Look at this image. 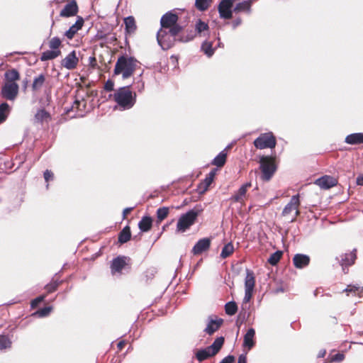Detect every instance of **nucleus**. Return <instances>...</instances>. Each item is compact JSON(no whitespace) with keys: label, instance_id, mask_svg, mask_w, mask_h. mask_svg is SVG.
<instances>
[{"label":"nucleus","instance_id":"nucleus-22","mask_svg":"<svg viewBox=\"0 0 363 363\" xmlns=\"http://www.w3.org/2000/svg\"><path fill=\"white\" fill-rule=\"evenodd\" d=\"M83 19L82 18H79L74 24H73L68 30L65 33V36H66L68 39L71 40L76 33L80 30L83 26Z\"/></svg>","mask_w":363,"mask_h":363},{"label":"nucleus","instance_id":"nucleus-38","mask_svg":"<svg viewBox=\"0 0 363 363\" xmlns=\"http://www.w3.org/2000/svg\"><path fill=\"white\" fill-rule=\"evenodd\" d=\"M234 252V246L232 242H228L224 245L220 253V257L227 258Z\"/></svg>","mask_w":363,"mask_h":363},{"label":"nucleus","instance_id":"nucleus-46","mask_svg":"<svg viewBox=\"0 0 363 363\" xmlns=\"http://www.w3.org/2000/svg\"><path fill=\"white\" fill-rule=\"evenodd\" d=\"M215 177V172L211 171L205 178L203 181V185L205 186L204 191L212 184Z\"/></svg>","mask_w":363,"mask_h":363},{"label":"nucleus","instance_id":"nucleus-6","mask_svg":"<svg viewBox=\"0 0 363 363\" xmlns=\"http://www.w3.org/2000/svg\"><path fill=\"white\" fill-rule=\"evenodd\" d=\"M259 162L260 169L262 173V179L264 181H269L272 177L277 169L274 160L270 157H262Z\"/></svg>","mask_w":363,"mask_h":363},{"label":"nucleus","instance_id":"nucleus-35","mask_svg":"<svg viewBox=\"0 0 363 363\" xmlns=\"http://www.w3.org/2000/svg\"><path fill=\"white\" fill-rule=\"evenodd\" d=\"M130 228L126 226L119 233L118 241L121 243H125L130 239Z\"/></svg>","mask_w":363,"mask_h":363},{"label":"nucleus","instance_id":"nucleus-41","mask_svg":"<svg viewBox=\"0 0 363 363\" xmlns=\"http://www.w3.org/2000/svg\"><path fill=\"white\" fill-rule=\"evenodd\" d=\"M282 254L283 252L280 250L276 251L270 255L268 262L273 266L276 265L281 258Z\"/></svg>","mask_w":363,"mask_h":363},{"label":"nucleus","instance_id":"nucleus-15","mask_svg":"<svg viewBox=\"0 0 363 363\" xmlns=\"http://www.w3.org/2000/svg\"><path fill=\"white\" fill-rule=\"evenodd\" d=\"M252 183L247 182L242 184L239 189L231 196L230 200L243 203L247 196V189L251 187Z\"/></svg>","mask_w":363,"mask_h":363},{"label":"nucleus","instance_id":"nucleus-1","mask_svg":"<svg viewBox=\"0 0 363 363\" xmlns=\"http://www.w3.org/2000/svg\"><path fill=\"white\" fill-rule=\"evenodd\" d=\"M138 62L133 57L123 55L118 58L114 67V74H121L123 79L133 75Z\"/></svg>","mask_w":363,"mask_h":363},{"label":"nucleus","instance_id":"nucleus-21","mask_svg":"<svg viewBox=\"0 0 363 363\" xmlns=\"http://www.w3.org/2000/svg\"><path fill=\"white\" fill-rule=\"evenodd\" d=\"M125 257H118L113 259L111 265L112 274H115L116 272H121V271L125 267Z\"/></svg>","mask_w":363,"mask_h":363},{"label":"nucleus","instance_id":"nucleus-54","mask_svg":"<svg viewBox=\"0 0 363 363\" xmlns=\"http://www.w3.org/2000/svg\"><path fill=\"white\" fill-rule=\"evenodd\" d=\"M242 23V20L240 18H236L235 21H233L232 23V26H233V28L235 29L238 26H240Z\"/></svg>","mask_w":363,"mask_h":363},{"label":"nucleus","instance_id":"nucleus-57","mask_svg":"<svg viewBox=\"0 0 363 363\" xmlns=\"http://www.w3.org/2000/svg\"><path fill=\"white\" fill-rule=\"evenodd\" d=\"M133 208H125L123 211V217H125L126 215H128L133 210Z\"/></svg>","mask_w":363,"mask_h":363},{"label":"nucleus","instance_id":"nucleus-23","mask_svg":"<svg viewBox=\"0 0 363 363\" xmlns=\"http://www.w3.org/2000/svg\"><path fill=\"white\" fill-rule=\"evenodd\" d=\"M345 141L350 145L363 144V133H357L350 134L345 138Z\"/></svg>","mask_w":363,"mask_h":363},{"label":"nucleus","instance_id":"nucleus-8","mask_svg":"<svg viewBox=\"0 0 363 363\" xmlns=\"http://www.w3.org/2000/svg\"><path fill=\"white\" fill-rule=\"evenodd\" d=\"M19 86L17 83H5L2 85L0 95L6 100L13 101L17 98Z\"/></svg>","mask_w":363,"mask_h":363},{"label":"nucleus","instance_id":"nucleus-16","mask_svg":"<svg viewBox=\"0 0 363 363\" xmlns=\"http://www.w3.org/2000/svg\"><path fill=\"white\" fill-rule=\"evenodd\" d=\"M314 183L321 189H328L336 186L337 182L334 177L325 175L317 179Z\"/></svg>","mask_w":363,"mask_h":363},{"label":"nucleus","instance_id":"nucleus-37","mask_svg":"<svg viewBox=\"0 0 363 363\" xmlns=\"http://www.w3.org/2000/svg\"><path fill=\"white\" fill-rule=\"evenodd\" d=\"M201 50L208 57H211L214 53L215 48H213L212 42L206 40L201 45Z\"/></svg>","mask_w":363,"mask_h":363},{"label":"nucleus","instance_id":"nucleus-60","mask_svg":"<svg viewBox=\"0 0 363 363\" xmlns=\"http://www.w3.org/2000/svg\"><path fill=\"white\" fill-rule=\"evenodd\" d=\"M324 354H325V352L323 353H320V354L319 355V357H323L324 356Z\"/></svg>","mask_w":363,"mask_h":363},{"label":"nucleus","instance_id":"nucleus-44","mask_svg":"<svg viewBox=\"0 0 363 363\" xmlns=\"http://www.w3.org/2000/svg\"><path fill=\"white\" fill-rule=\"evenodd\" d=\"M62 41L58 37H53L49 41V48L53 50H60Z\"/></svg>","mask_w":363,"mask_h":363},{"label":"nucleus","instance_id":"nucleus-28","mask_svg":"<svg viewBox=\"0 0 363 363\" xmlns=\"http://www.w3.org/2000/svg\"><path fill=\"white\" fill-rule=\"evenodd\" d=\"M152 219L150 216H144L138 223V227L142 232H147L151 229Z\"/></svg>","mask_w":363,"mask_h":363},{"label":"nucleus","instance_id":"nucleus-50","mask_svg":"<svg viewBox=\"0 0 363 363\" xmlns=\"http://www.w3.org/2000/svg\"><path fill=\"white\" fill-rule=\"evenodd\" d=\"M113 87H114V83H113V81L108 79L105 83L104 89H105L106 91H111L113 90Z\"/></svg>","mask_w":363,"mask_h":363},{"label":"nucleus","instance_id":"nucleus-5","mask_svg":"<svg viewBox=\"0 0 363 363\" xmlns=\"http://www.w3.org/2000/svg\"><path fill=\"white\" fill-rule=\"evenodd\" d=\"M245 272L246 276L245 278V296L242 301V309H244V307H247V304L251 300L255 285V277L254 272L249 269H246Z\"/></svg>","mask_w":363,"mask_h":363},{"label":"nucleus","instance_id":"nucleus-39","mask_svg":"<svg viewBox=\"0 0 363 363\" xmlns=\"http://www.w3.org/2000/svg\"><path fill=\"white\" fill-rule=\"evenodd\" d=\"M225 313L229 315H233L236 313L238 311V306L235 301L228 302L225 305Z\"/></svg>","mask_w":363,"mask_h":363},{"label":"nucleus","instance_id":"nucleus-31","mask_svg":"<svg viewBox=\"0 0 363 363\" xmlns=\"http://www.w3.org/2000/svg\"><path fill=\"white\" fill-rule=\"evenodd\" d=\"M125 31L128 33H133L136 30L137 26L135 18L130 16L124 18Z\"/></svg>","mask_w":363,"mask_h":363},{"label":"nucleus","instance_id":"nucleus-10","mask_svg":"<svg viewBox=\"0 0 363 363\" xmlns=\"http://www.w3.org/2000/svg\"><path fill=\"white\" fill-rule=\"evenodd\" d=\"M299 205H300V201H299L298 194L293 196L291 197L290 201L284 207V208L282 211V215L284 216H287L291 212L295 211L294 217L292 218L291 220V222H294L296 220V218L298 216V214L300 213L298 211Z\"/></svg>","mask_w":363,"mask_h":363},{"label":"nucleus","instance_id":"nucleus-61","mask_svg":"<svg viewBox=\"0 0 363 363\" xmlns=\"http://www.w3.org/2000/svg\"><path fill=\"white\" fill-rule=\"evenodd\" d=\"M324 354H325V352L323 353H320V354L319 355V357H323L324 356Z\"/></svg>","mask_w":363,"mask_h":363},{"label":"nucleus","instance_id":"nucleus-47","mask_svg":"<svg viewBox=\"0 0 363 363\" xmlns=\"http://www.w3.org/2000/svg\"><path fill=\"white\" fill-rule=\"evenodd\" d=\"M52 311V307L51 306H47V307H44L40 310H38L37 312H36V314L40 317V318H43V317H45L47 316Z\"/></svg>","mask_w":363,"mask_h":363},{"label":"nucleus","instance_id":"nucleus-13","mask_svg":"<svg viewBox=\"0 0 363 363\" xmlns=\"http://www.w3.org/2000/svg\"><path fill=\"white\" fill-rule=\"evenodd\" d=\"M356 258V250L348 253L343 254L340 256V264L342 266V271L345 274L347 272V271H346V268L352 265Z\"/></svg>","mask_w":363,"mask_h":363},{"label":"nucleus","instance_id":"nucleus-17","mask_svg":"<svg viewBox=\"0 0 363 363\" xmlns=\"http://www.w3.org/2000/svg\"><path fill=\"white\" fill-rule=\"evenodd\" d=\"M223 323V320L222 318H216L214 319V318H212L211 317H209L208 319V323H207L206 327L203 331L206 334L211 335L215 332L218 330V329L222 325Z\"/></svg>","mask_w":363,"mask_h":363},{"label":"nucleus","instance_id":"nucleus-40","mask_svg":"<svg viewBox=\"0 0 363 363\" xmlns=\"http://www.w3.org/2000/svg\"><path fill=\"white\" fill-rule=\"evenodd\" d=\"M196 31L200 34L201 35L203 34V35H205V31H208V26L205 22L202 21L201 20H199L196 23Z\"/></svg>","mask_w":363,"mask_h":363},{"label":"nucleus","instance_id":"nucleus-59","mask_svg":"<svg viewBox=\"0 0 363 363\" xmlns=\"http://www.w3.org/2000/svg\"><path fill=\"white\" fill-rule=\"evenodd\" d=\"M218 45H217V46H218V47H220L221 43H220V39H219V38H218Z\"/></svg>","mask_w":363,"mask_h":363},{"label":"nucleus","instance_id":"nucleus-33","mask_svg":"<svg viewBox=\"0 0 363 363\" xmlns=\"http://www.w3.org/2000/svg\"><path fill=\"white\" fill-rule=\"evenodd\" d=\"M214 356L212 354V352L208 347H206L204 349L199 350L196 353V357L199 362H203V360Z\"/></svg>","mask_w":363,"mask_h":363},{"label":"nucleus","instance_id":"nucleus-52","mask_svg":"<svg viewBox=\"0 0 363 363\" xmlns=\"http://www.w3.org/2000/svg\"><path fill=\"white\" fill-rule=\"evenodd\" d=\"M235 361V357L233 355H228L223 358L220 363H233Z\"/></svg>","mask_w":363,"mask_h":363},{"label":"nucleus","instance_id":"nucleus-49","mask_svg":"<svg viewBox=\"0 0 363 363\" xmlns=\"http://www.w3.org/2000/svg\"><path fill=\"white\" fill-rule=\"evenodd\" d=\"M345 359V355L341 353H337L331 357V362H342Z\"/></svg>","mask_w":363,"mask_h":363},{"label":"nucleus","instance_id":"nucleus-58","mask_svg":"<svg viewBox=\"0 0 363 363\" xmlns=\"http://www.w3.org/2000/svg\"><path fill=\"white\" fill-rule=\"evenodd\" d=\"M125 345V342L124 341H120L118 345H117V347L119 350H122L123 346Z\"/></svg>","mask_w":363,"mask_h":363},{"label":"nucleus","instance_id":"nucleus-19","mask_svg":"<svg viewBox=\"0 0 363 363\" xmlns=\"http://www.w3.org/2000/svg\"><path fill=\"white\" fill-rule=\"evenodd\" d=\"M293 262L296 268H303L308 265L310 262V257L303 254H296L293 258Z\"/></svg>","mask_w":363,"mask_h":363},{"label":"nucleus","instance_id":"nucleus-26","mask_svg":"<svg viewBox=\"0 0 363 363\" xmlns=\"http://www.w3.org/2000/svg\"><path fill=\"white\" fill-rule=\"evenodd\" d=\"M45 82V76L44 74H40L38 76L34 77L33 84H32V89L34 91H38L42 89L44 84Z\"/></svg>","mask_w":363,"mask_h":363},{"label":"nucleus","instance_id":"nucleus-4","mask_svg":"<svg viewBox=\"0 0 363 363\" xmlns=\"http://www.w3.org/2000/svg\"><path fill=\"white\" fill-rule=\"evenodd\" d=\"M201 211V208H195L181 215L177 224V230L184 233L189 229L195 223Z\"/></svg>","mask_w":363,"mask_h":363},{"label":"nucleus","instance_id":"nucleus-3","mask_svg":"<svg viewBox=\"0 0 363 363\" xmlns=\"http://www.w3.org/2000/svg\"><path fill=\"white\" fill-rule=\"evenodd\" d=\"M181 26H175L170 30L160 29L157 33V40L162 50H168L176 40V38L181 31Z\"/></svg>","mask_w":363,"mask_h":363},{"label":"nucleus","instance_id":"nucleus-30","mask_svg":"<svg viewBox=\"0 0 363 363\" xmlns=\"http://www.w3.org/2000/svg\"><path fill=\"white\" fill-rule=\"evenodd\" d=\"M224 343V337H217L214 342L208 346V350H210L212 352V354L216 355L221 349L222 346Z\"/></svg>","mask_w":363,"mask_h":363},{"label":"nucleus","instance_id":"nucleus-56","mask_svg":"<svg viewBox=\"0 0 363 363\" xmlns=\"http://www.w3.org/2000/svg\"><path fill=\"white\" fill-rule=\"evenodd\" d=\"M357 184L358 185L363 186V174H362V175H359V176L357 178Z\"/></svg>","mask_w":363,"mask_h":363},{"label":"nucleus","instance_id":"nucleus-12","mask_svg":"<svg viewBox=\"0 0 363 363\" xmlns=\"http://www.w3.org/2000/svg\"><path fill=\"white\" fill-rule=\"evenodd\" d=\"M79 63V57L77 56L75 50L69 52L64 59L61 61L62 67L67 69L72 70L75 69Z\"/></svg>","mask_w":363,"mask_h":363},{"label":"nucleus","instance_id":"nucleus-43","mask_svg":"<svg viewBox=\"0 0 363 363\" xmlns=\"http://www.w3.org/2000/svg\"><path fill=\"white\" fill-rule=\"evenodd\" d=\"M11 346V340L6 335H0V350L10 348Z\"/></svg>","mask_w":363,"mask_h":363},{"label":"nucleus","instance_id":"nucleus-42","mask_svg":"<svg viewBox=\"0 0 363 363\" xmlns=\"http://www.w3.org/2000/svg\"><path fill=\"white\" fill-rule=\"evenodd\" d=\"M169 214V208L162 207L157 210V218L159 222L163 220Z\"/></svg>","mask_w":363,"mask_h":363},{"label":"nucleus","instance_id":"nucleus-48","mask_svg":"<svg viewBox=\"0 0 363 363\" xmlns=\"http://www.w3.org/2000/svg\"><path fill=\"white\" fill-rule=\"evenodd\" d=\"M58 285H59V283L57 281H52V282H50V284H47L45 286V289L48 293H52L57 289Z\"/></svg>","mask_w":363,"mask_h":363},{"label":"nucleus","instance_id":"nucleus-36","mask_svg":"<svg viewBox=\"0 0 363 363\" xmlns=\"http://www.w3.org/2000/svg\"><path fill=\"white\" fill-rule=\"evenodd\" d=\"M212 0H195V7L200 11H206L209 6Z\"/></svg>","mask_w":363,"mask_h":363},{"label":"nucleus","instance_id":"nucleus-9","mask_svg":"<svg viewBox=\"0 0 363 363\" xmlns=\"http://www.w3.org/2000/svg\"><path fill=\"white\" fill-rule=\"evenodd\" d=\"M235 0H221L218 6L219 16L223 19H230L233 17V4Z\"/></svg>","mask_w":363,"mask_h":363},{"label":"nucleus","instance_id":"nucleus-7","mask_svg":"<svg viewBox=\"0 0 363 363\" xmlns=\"http://www.w3.org/2000/svg\"><path fill=\"white\" fill-rule=\"evenodd\" d=\"M276 144V138L272 132L261 134L254 141V145L259 150L274 148Z\"/></svg>","mask_w":363,"mask_h":363},{"label":"nucleus","instance_id":"nucleus-11","mask_svg":"<svg viewBox=\"0 0 363 363\" xmlns=\"http://www.w3.org/2000/svg\"><path fill=\"white\" fill-rule=\"evenodd\" d=\"M177 21L178 16L176 14L172 12L166 13L160 20L161 29L170 30L175 26H180L177 24Z\"/></svg>","mask_w":363,"mask_h":363},{"label":"nucleus","instance_id":"nucleus-53","mask_svg":"<svg viewBox=\"0 0 363 363\" xmlns=\"http://www.w3.org/2000/svg\"><path fill=\"white\" fill-rule=\"evenodd\" d=\"M44 299V296H39L36 298H35L34 300L32 301L31 302V306L32 307H35L36 306H38V303H40Z\"/></svg>","mask_w":363,"mask_h":363},{"label":"nucleus","instance_id":"nucleus-29","mask_svg":"<svg viewBox=\"0 0 363 363\" xmlns=\"http://www.w3.org/2000/svg\"><path fill=\"white\" fill-rule=\"evenodd\" d=\"M60 55H61L60 50H53L50 49L49 50H46V51L43 52L41 54L40 60L44 62V61L53 60V59H55L56 57H59Z\"/></svg>","mask_w":363,"mask_h":363},{"label":"nucleus","instance_id":"nucleus-14","mask_svg":"<svg viewBox=\"0 0 363 363\" xmlns=\"http://www.w3.org/2000/svg\"><path fill=\"white\" fill-rule=\"evenodd\" d=\"M211 240L208 238L200 239L193 247L191 252L194 255H199L207 251L211 246Z\"/></svg>","mask_w":363,"mask_h":363},{"label":"nucleus","instance_id":"nucleus-51","mask_svg":"<svg viewBox=\"0 0 363 363\" xmlns=\"http://www.w3.org/2000/svg\"><path fill=\"white\" fill-rule=\"evenodd\" d=\"M44 179L46 182L53 179V173L50 170H45L44 172Z\"/></svg>","mask_w":363,"mask_h":363},{"label":"nucleus","instance_id":"nucleus-27","mask_svg":"<svg viewBox=\"0 0 363 363\" xmlns=\"http://www.w3.org/2000/svg\"><path fill=\"white\" fill-rule=\"evenodd\" d=\"M230 147L228 146L225 150H223V151H221L213 160L212 162V164L218 167H223L225 163V161H226V157H227V153L225 152L226 149L227 148H229Z\"/></svg>","mask_w":363,"mask_h":363},{"label":"nucleus","instance_id":"nucleus-25","mask_svg":"<svg viewBox=\"0 0 363 363\" xmlns=\"http://www.w3.org/2000/svg\"><path fill=\"white\" fill-rule=\"evenodd\" d=\"M5 83H16L20 79V74L16 69H9L4 73Z\"/></svg>","mask_w":363,"mask_h":363},{"label":"nucleus","instance_id":"nucleus-34","mask_svg":"<svg viewBox=\"0 0 363 363\" xmlns=\"http://www.w3.org/2000/svg\"><path fill=\"white\" fill-rule=\"evenodd\" d=\"M10 110L11 108L7 103L4 102L0 104V123H2L6 120Z\"/></svg>","mask_w":363,"mask_h":363},{"label":"nucleus","instance_id":"nucleus-2","mask_svg":"<svg viewBox=\"0 0 363 363\" xmlns=\"http://www.w3.org/2000/svg\"><path fill=\"white\" fill-rule=\"evenodd\" d=\"M135 94L130 91L128 86L119 88L113 96L115 101L123 109L132 108L135 103Z\"/></svg>","mask_w":363,"mask_h":363},{"label":"nucleus","instance_id":"nucleus-18","mask_svg":"<svg viewBox=\"0 0 363 363\" xmlns=\"http://www.w3.org/2000/svg\"><path fill=\"white\" fill-rule=\"evenodd\" d=\"M77 11L78 7L77 3L74 1H72L65 6L64 9L60 11V16H73L77 14Z\"/></svg>","mask_w":363,"mask_h":363},{"label":"nucleus","instance_id":"nucleus-20","mask_svg":"<svg viewBox=\"0 0 363 363\" xmlns=\"http://www.w3.org/2000/svg\"><path fill=\"white\" fill-rule=\"evenodd\" d=\"M255 335V330L253 328H250L244 335L243 347L250 350L255 345L254 337Z\"/></svg>","mask_w":363,"mask_h":363},{"label":"nucleus","instance_id":"nucleus-32","mask_svg":"<svg viewBox=\"0 0 363 363\" xmlns=\"http://www.w3.org/2000/svg\"><path fill=\"white\" fill-rule=\"evenodd\" d=\"M251 6L252 5L250 4V1H249L248 0L243 1L235 5V6L233 9V11L237 13L241 11H246L250 13L251 11Z\"/></svg>","mask_w":363,"mask_h":363},{"label":"nucleus","instance_id":"nucleus-55","mask_svg":"<svg viewBox=\"0 0 363 363\" xmlns=\"http://www.w3.org/2000/svg\"><path fill=\"white\" fill-rule=\"evenodd\" d=\"M238 363H247V357L245 354H240L238 357Z\"/></svg>","mask_w":363,"mask_h":363},{"label":"nucleus","instance_id":"nucleus-24","mask_svg":"<svg viewBox=\"0 0 363 363\" xmlns=\"http://www.w3.org/2000/svg\"><path fill=\"white\" fill-rule=\"evenodd\" d=\"M50 119V113L45 109H39L34 117V123H43V122H48Z\"/></svg>","mask_w":363,"mask_h":363},{"label":"nucleus","instance_id":"nucleus-45","mask_svg":"<svg viewBox=\"0 0 363 363\" xmlns=\"http://www.w3.org/2000/svg\"><path fill=\"white\" fill-rule=\"evenodd\" d=\"M344 291L347 293V296H349L350 293L354 294V295H359L363 293V287L360 289L356 286L348 285Z\"/></svg>","mask_w":363,"mask_h":363}]
</instances>
